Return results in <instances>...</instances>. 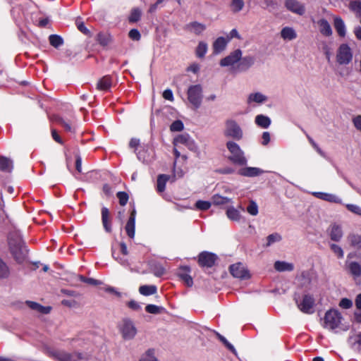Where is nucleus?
Instances as JSON below:
<instances>
[{"mask_svg":"<svg viewBox=\"0 0 361 361\" xmlns=\"http://www.w3.org/2000/svg\"><path fill=\"white\" fill-rule=\"evenodd\" d=\"M8 249L18 264H23L27 255L28 250L21 235L17 231L10 232L8 235Z\"/></svg>","mask_w":361,"mask_h":361,"instance_id":"1","label":"nucleus"},{"mask_svg":"<svg viewBox=\"0 0 361 361\" xmlns=\"http://www.w3.org/2000/svg\"><path fill=\"white\" fill-rule=\"evenodd\" d=\"M188 99L195 109L200 106L202 99V88L200 85H192L188 90Z\"/></svg>","mask_w":361,"mask_h":361,"instance_id":"2","label":"nucleus"},{"mask_svg":"<svg viewBox=\"0 0 361 361\" xmlns=\"http://www.w3.org/2000/svg\"><path fill=\"white\" fill-rule=\"evenodd\" d=\"M226 146L232 154V155L229 157L231 161L239 165H245L246 164V159L243 157V152L236 143L229 141L227 142Z\"/></svg>","mask_w":361,"mask_h":361,"instance_id":"3","label":"nucleus"},{"mask_svg":"<svg viewBox=\"0 0 361 361\" xmlns=\"http://www.w3.org/2000/svg\"><path fill=\"white\" fill-rule=\"evenodd\" d=\"M341 313L335 310L327 311L324 316V327L333 330L337 328L341 320Z\"/></svg>","mask_w":361,"mask_h":361,"instance_id":"4","label":"nucleus"},{"mask_svg":"<svg viewBox=\"0 0 361 361\" xmlns=\"http://www.w3.org/2000/svg\"><path fill=\"white\" fill-rule=\"evenodd\" d=\"M224 135L239 140L243 137V131L238 124L233 120H227Z\"/></svg>","mask_w":361,"mask_h":361,"instance_id":"5","label":"nucleus"},{"mask_svg":"<svg viewBox=\"0 0 361 361\" xmlns=\"http://www.w3.org/2000/svg\"><path fill=\"white\" fill-rule=\"evenodd\" d=\"M353 54L351 49L346 44H342L337 51L336 61L341 64H348L352 60Z\"/></svg>","mask_w":361,"mask_h":361,"instance_id":"6","label":"nucleus"},{"mask_svg":"<svg viewBox=\"0 0 361 361\" xmlns=\"http://www.w3.org/2000/svg\"><path fill=\"white\" fill-rule=\"evenodd\" d=\"M230 272L233 276L240 279H247L250 277L249 271L242 263H236L230 267Z\"/></svg>","mask_w":361,"mask_h":361,"instance_id":"7","label":"nucleus"},{"mask_svg":"<svg viewBox=\"0 0 361 361\" xmlns=\"http://www.w3.org/2000/svg\"><path fill=\"white\" fill-rule=\"evenodd\" d=\"M242 51L238 49L231 52L228 56L222 59L220 61V65L221 66H232L235 63L238 62L241 59Z\"/></svg>","mask_w":361,"mask_h":361,"instance_id":"8","label":"nucleus"},{"mask_svg":"<svg viewBox=\"0 0 361 361\" xmlns=\"http://www.w3.org/2000/svg\"><path fill=\"white\" fill-rule=\"evenodd\" d=\"M121 331L125 339H132L137 332L135 327L129 319H124L123 321Z\"/></svg>","mask_w":361,"mask_h":361,"instance_id":"9","label":"nucleus"},{"mask_svg":"<svg viewBox=\"0 0 361 361\" xmlns=\"http://www.w3.org/2000/svg\"><path fill=\"white\" fill-rule=\"evenodd\" d=\"M216 259V256L210 252H203L199 255V264L202 267H212Z\"/></svg>","mask_w":361,"mask_h":361,"instance_id":"10","label":"nucleus"},{"mask_svg":"<svg viewBox=\"0 0 361 361\" xmlns=\"http://www.w3.org/2000/svg\"><path fill=\"white\" fill-rule=\"evenodd\" d=\"M314 299L310 295H306L303 297V299L300 303L298 305L299 309L305 312V313H312L313 305H314Z\"/></svg>","mask_w":361,"mask_h":361,"instance_id":"11","label":"nucleus"},{"mask_svg":"<svg viewBox=\"0 0 361 361\" xmlns=\"http://www.w3.org/2000/svg\"><path fill=\"white\" fill-rule=\"evenodd\" d=\"M286 6L288 10L299 15H302L305 12L304 6L297 0H286Z\"/></svg>","mask_w":361,"mask_h":361,"instance_id":"12","label":"nucleus"},{"mask_svg":"<svg viewBox=\"0 0 361 361\" xmlns=\"http://www.w3.org/2000/svg\"><path fill=\"white\" fill-rule=\"evenodd\" d=\"M13 169V164L9 158L0 156V171L6 173H11Z\"/></svg>","mask_w":361,"mask_h":361,"instance_id":"13","label":"nucleus"},{"mask_svg":"<svg viewBox=\"0 0 361 361\" xmlns=\"http://www.w3.org/2000/svg\"><path fill=\"white\" fill-rule=\"evenodd\" d=\"M26 304L30 309L44 314H49L51 310L49 306H42V305L33 301H26Z\"/></svg>","mask_w":361,"mask_h":361,"instance_id":"14","label":"nucleus"},{"mask_svg":"<svg viewBox=\"0 0 361 361\" xmlns=\"http://www.w3.org/2000/svg\"><path fill=\"white\" fill-rule=\"evenodd\" d=\"M334 26L340 37H344L345 36V24L340 17H334Z\"/></svg>","mask_w":361,"mask_h":361,"instance_id":"15","label":"nucleus"},{"mask_svg":"<svg viewBox=\"0 0 361 361\" xmlns=\"http://www.w3.org/2000/svg\"><path fill=\"white\" fill-rule=\"evenodd\" d=\"M254 57L250 56H245L243 58L241 57V59L239 61L240 63L238 65V68L240 71H245L254 63Z\"/></svg>","mask_w":361,"mask_h":361,"instance_id":"16","label":"nucleus"},{"mask_svg":"<svg viewBox=\"0 0 361 361\" xmlns=\"http://www.w3.org/2000/svg\"><path fill=\"white\" fill-rule=\"evenodd\" d=\"M348 269L350 274L353 275L354 279L356 280L357 278L361 276V265L359 263L352 262L348 264Z\"/></svg>","mask_w":361,"mask_h":361,"instance_id":"17","label":"nucleus"},{"mask_svg":"<svg viewBox=\"0 0 361 361\" xmlns=\"http://www.w3.org/2000/svg\"><path fill=\"white\" fill-rule=\"evenodd\" d=\"M239 173L242 176L252 177L262 174L263 171L258 168L247 167L240 169Z\"/></svg>","mask_w":361,"mask_h":361,"instance_id":"18","label":"nucleus"},{"mask_svg":"<svg viewBox=\"0 0 361 361\" xmlns=\"http://www.w3.org/2000/svg\"><path fill=\"white\" fill-rule=\"evenodd\" d=\"M320 32L326 36H330L332 34V30L330 24L325 19H321L318 21Z\"/></svg>","mask_w":361,"mask_h":361,"instance_id":"19","label":"nucleus"},{"mask_svg":"<svg viewBox=\"0 0 361 361\" xmlns=\"http://www.w3.org/2000/svg\"><path fill=\"white\" fill-rule=\"evenodd\" d=\"M102 223L105 230L107 232H110L111 231V224H110V218H109V212L107 208L104 207L102 209Z\"/></svg>","mask_w":361,"mask_h":361,"instance_id":"20","label":"nucleus"},{"mask_svg":"<svg viewBox=\"0 0 361 361\" xmlns=\"http://www.w3.org/2000/svg\"><path fill=\"white\" fill-rule=\"evenodd\" d=\"M343 236V232L340 226L334 224L330 233V238L334 241H339Z\"/></svg>","mask_w":361,"mask_h":361,"instance_id":"21","label":"nucleus"},{"mask_svg":"<svg viewBox=\"0 0 361 361\" xmlns=\"http://www.w3.org/2000/svg\"><path fill=\"white\" fill-rule=\"evenodd\" d=\"M226 44L227 42L224 37L217 38L213 44L214 52L217 54L223 51L226 48Z\"/></svg>","mask_w":361,"mask_h":361,"instance_id":"22","label":"nucleus"},{"mask_svg":"<svg viewBox=\"0 0 361 361\" xmlns=\"http://www.w3.org/2000/svg\"><path fill=\"white\" fill-rule=\"evenodd\" d=\"M111 85V78L109 75L104 76L97 83V88L101 90H106Z\"/></svg>","mask_w":361,"mask_h":361,"instance_id":"23","label":"nucleus"},{"mask_svg":"<svg viewBox=\"0 0 361 361\" xmlns=\"http://www.w3.org/2000/svg\"><path fill=\"white\" fill-rule=\"evenodd\" d=\"M274 268L278 271H292L293 265L286 262L276 261L274 263Z\"/></svg>","mask_w":361,"mask_h":361,"instance_id":"24","label":"nucleus"},{"mask_svg":"<svg viewBox=\"0 0 361 361\" xmlns=\"http://www.w3.org/2000/svg\"><path fill=\"white\" fill-rule=\"evenodd\" d=\"M177 143L184 144L189 148L193 145V142L190 140V137L188 135H180L176 137L173 140V144L176 145Z\"/></svg>","mask_w":361,"mask_h":361,"instance_id":"25","label":"nucleus"},{"mask_svg":"<svg viewBox=\"0 0 361 361\" xmlns=\"http://www.w3.org/2000/svg\"><path fill=\"white\" fill-rule=\"evenodd\" d=\"M256 123L264 128H267L269 126L271 121L269 117L264 115H258L255 118Z\"/></svg>","mask_w":361,"mask_h":361,"instance_id":"26","label":"nucleus"},{"mask_svg":"<svg viewBox=\"0 0 361 361\" xmlns=\"http://www.w3.org/2000/svg\"><path fill=\"white\" fill-rule=\"evenodd\" d=\"M157 287L155 286H141L139 288V292L143 295H150L157 293Z\"/></svg>","mask_w":361,"mask_h":361,"instance_id":"27","label":"nucleus"},{"mask_svg":"<svg viewBox=\"0 0 361 361\" xmlns=\"http://www.w3.org/2000/svg\"><path fill=\"white\" fill-rule=\"evenodd\" d=\"M50 44L54 48H59L63 44V38L58 35H51L49 37Z\"/></svg>","mask_w":361,"mask_h":361,"instance_id":"28","label":"nucleus"},{"mask_svg":"<svg viewBox=\"0 0 361 361\" xmlns=\"http://www.w3.org/2000/svg\"><path fill=\"white\" fill-rule=\"evenodd\" d=\"M10 275V269L6 262L0 257V279H6Z\"/></svg>","mask_w":361,"mask_h":361,"instance_id":"29","label":"nucleus"},{"mask_svg":"<svg viewBox=\"0 0 361 361\" xmlns=\"http://www.w3.org/2000/svg\"><path fill=\"white\" fill-rule=\"evenodd\" d=\"M50 355L57 361H68V355L62 351L53 350L49 352Z\"/></svg>","mask_w":361,"mask_h":361,"instance_id":"30","label":"nucleus"},{"mask_svg":"<svg viewBox=\"0 0 361 361\" xmlns=\"http://www.w3.org/2000/svg\"><path fill=\"white\" fill-rule=\"evenodd\" d=\"M281 37L285 39H293L294 38H295L296 37V34L295 32V31L290 28V27H284L282 30H281Z\"/></svg>","mask_w":361,"mask_h":361,"instance_id":"31","label":"nucleus"},{"mask_svg":"<svg viewBox=\"0 0 361 361\" xmlns=\"http://www.w3.org/2000/svg\"><path fill=\"white\" fill-rule=\"evenodd\" d=\"M348 239L353 247H361V235L356 234H350L348 236Z\"/></svg>","mask_w":361,"mask_h":361,"instance_id":"32","label":"nucleus"},{"mask_svg":"<svg viewBox=\"0 0 361 361\" xmlns=\"http://www.w3.org/2000/svg\"><path fill=\"white\" fill-rule=\"evenodd\" d=\"M126 231L128 235L133 238L135 235V221L133 218H129L126 225Z\"/></svg>","mask_w":361,"mask_h":361,"instance_id":"33","label":"nucleus"},{"mask_svg":"<svg viewBox=\"0 0 361 361\" xmlns=\"http://www.w3.org/2000/svg\"><path fill=\"white\" fill-rule=\"evenodd\" d=\"M142 12L140 9L137 8H135L131 11L130 15L128 17V20L130 23H136L137 22L141 16Z\"/></svg>","mask_w":361,"mask_h":361,"instance_id":"34","label":"nucleus"},{"mask_svg":"<svg viewBox=\"0 0 361 361\" xmlns=\"http://www.w3.org/2000/svg\"><path fill=\"white\" fill-rule=\"evenodd\" d=\"M169 176L166 175H159L157 179V190L163 192L165 189L166 182L168 180Z\"/></svg>","mask_w":361,"mask_h":361,"instance_id":"35","label":"nucleus"},{"mask_svg":"<svg viewBox=\"0 0 361 361\" xmlns=\"http://www.w3.org/2000/svg\"><path fill=\"white\" fill-rule=\"evenodd\" d=\"M314 195L317 197L322 199V200H326L329 202H337L336 197L333 195H331V194L323 193V192H315Z\"/></svg>","mask_w":361,"mask_h":361,"instance_id":"36","label":"nucleus"},{"mask_svg":"<svg viewBox=\"0 0 361 361\" xmlns=\"http://www.w3.org/2000/svg\"><path fill=\"white\" fill-rule=\"evenodd\" d=\"M212 202L214 204L221 205L230 202L231 199L221 197L219 195H215L212 197Z\"/></svg>","mask_w":361,"mask_h":361,"instance_id":"37","label":"nucleus"},{"mask_svg":"<svg viewBox=\"0 0 361 361\" xmlns=\"http://www.w3.org/2000/svg\"><path fill=\"white\" fill-rule=\"evenodd\" d=\"M267 99V97L262 94L261 93H255V94H251L250 96H249V98H248V102H251V101H253V102H255L257 103H262L263 102H264L265 100Z\"/></svg>","mask_w":361,"mask_h":361,"instance_id":"38","label":"nucleus"},{"mask_svg":"<svg viewBox=\"0 0 361 361\" xmlns=\"http://www.w3.org/2000/svg\"><path fill=\"white\" fill-rule=\"evenodd\" d=\"M207 49V46L205 43L200 42L196 49V54L199 58H203Z\"/></svg>","mask_w":361,"mask_h":361,"instance_id":"39","label":"nucleus"},{"mask_svg":"<svg viewBox=\"0 0 361 361\" xmlns=\"http://www.w3.org/2000/svg\"><path fill=\"white\" fill-rule=\"evenodd\" d=\"M145 310L149 313L157 314L161 313L164 310V308L154 305H147L145 307Z\"/></svg>","mask_w":361,"mask_h":361,"instance_id":"40","label":"nucleus"},{"mask_svg":"<svg viewBox=\"0 0 361 361\" xmlns=\"http://www.w3.org/2000/svg\"><path fill=\"white\" fill-rule=\"evenodd\" d=\"M190 26L196 35H200L205 29V26L197 22L192 23Z\"/></svg>","mask_w":361,"mask_h":361,"instance_id":"41","label":"nucleus"},{"mask_svg":"<svg viewBox=\"0 0 361 361\" xmlns=\"http://www.w3.org/2000/svg\"><path fill=\"white\" fill-rule=\"evenodd\" d=\"M75 24L78 29L81 32L86 35H88L89 37L92 36L90 31L85 27L83 22L80 21V20H76Z\"/></svg>","mask_w":361,"mask_h":361,"instance_id":"42","label":"nucleus"},{"mask_svg":"<svg viewBox=\"0 0 361 361\" xmlns=\"http://www.w3.org/2000/svg\"><path fill=\"white\" fill-rule=\"evenodd\" d=\"M119 200V204L121 206H125L128 200V195L126 192H118L116 195Z\"/></svg>","mask_w":361,"mask_h":361,"instance_id":"43","label":"nucleus"},{"mask_svg":"<svg viewBox=\"0 0 361 361\" xmlns=\"http://www.w3.org/2000/svg\"><path fill=\"white\" fill-rule=\"evenodd\" d=\"M97 40L102 46H106L109 42V36L103 33H99L97 35Z\"/></svg>","mask_w":361,"mask_h":361,"instance_id":"44","label":"nucleus"},{"mask_svg":"<svg viewBox=\"0 0 361 361\" xmlns=\"http://www.w3.org/2000/svg\"><path fill=\"white\" fill-rule=\"evenodd\" d=\"M154 350L149 349L146 352V354L140 359V361H157V358L154 357Z\"/></svg>","mask_w":361,"mask_h":361,"instance_id":"45","label":"nucleus"},{"mask_svg":"<svg viewBox=\"0 0 361 361\" xmlns=\"http://www.w3.org/2000/svg\"><path fill=\"white\" fill-rule=\"evenodd\" d=\"M247 212H249L251 215L255 216L258 213V207L257 204L253 201H250V204L247 208Z\"/></svg>","mask_w":361,"mask_h":361,"instance_id":"46","label":"nucleus"},{"mask_svg":"<svg viewBox=\"0 0 361 361\" xmlns=\"http://www.w3.org/2000/svg\"><path fill=\"white\" fill-rule=\"evenodd\" d=\"M231 6L234 12H238L243 8L244 2L243 0H232Z\"/></svg>","mask_w":361,"mask_h":361,"instance_id":"47","label":"nucleus"},{"mask_svg":"<svg viewBox=\"0 0 361 361\" xmlns=\"http://www.w3.org/2000/svg\"><path fill=\"white\" fill-rule=\"evenodd\" d=\"M183 129V123L180 120L175 121L170 126V130L171 131H181Z\"/></svg>","mask_w":361,"mask_h":361,"instance_id":"48","label":"nucleus"},{"mask_svg":"<svg viewBox=\"0 0 361 361\" xmlns=\"http://www.w3.org/2000/svg\"><path fill=\"white\" fill-rule=\"evenodd\" d=\"M226 213L228 218L232 220H237L239 218V212L233 207L228 209Z\"/></svg>","mask_w":361,"mask_h":361,"instance_id":"49","label":"nucleus"},{"mask_svg":"<svg viewBox=\"0 0 361 361\" xmlns=\"http://www.w3.org/2000/svg\"><path fill=\"white\" fill-rule=\"evenodd\" d=\"M195 205L200 210H207L210 207L211 203L207 201L199 200L196 202Z\"/></svg>","mask_w":361,"mask_h":361,"instance_id":"50","label":"nucleus"},{"mask_svg":"<svg viewBox=\"0 0 361 361\" xmlns=\"http://www.w3.org/2000/svg\"><path fill=\"white\" fill-rule=\"evenodd\" d=\"M216 336H218V338H219V340L232 352L234 354L236 355V352H235V350L234 348V347L231 344L229 343L227 340L224 337L222 336L221 335H220L219 334L216 333Z\"/></svg>","mask_w":361,"mask_h":361,"instance_id":"51","label":"nucleus"},{"mask_svg":"<svg viewBox=\"0 0 361 361\" xmlns=\"http://www.w3.org/2000/svg\"><path fill=\"white\" fill-rule=\"evenodd\" d=\"M178 276L185 281V284L190 287L192 285V277L186 273H179Z\"/></svg>","mask_w":361,"mask_h":361,"instance_id":"52","label":"nucleus"},{"mask_svg":"<svg viewBox=\"0 0 361 361\" xmlns=\"http://www.w3.org/2000/svg\"><path fill=\"white\" fill-rule=\"evenodd\" d=\"M152 270L157 276H161L164 274V269L159 264H153Z\"/></svg>","mask_w":361,"mask_h":361,"instance_id":"53","label":"nucleus"},{"mask_svg":"<svg viewBox=\"0 0 361 361\" xmlns=\"http://www.w3.org/2000/svg\"><path fill=\"white\" fill-rule=\"evenodd\" d=\"M281 239V237L279 234H278V233L271 234L267 237L268 243L267 244V246H269L271 243H273L276 241H279Z\"/></svg>","mask_w":361,"mask_h":361,"instance_id":"54","label":"nucleus"},{"mask_svg":"<svg viewBox=\"0 0 361 361\" xmlns=\"http://www.w3.org/2000/svg\"><path fill=\"white\" fill-rule=\"evenodd\" d=\"M350 8L352 11L361 13V2L358 1H353L350 3Z\"/></svg>","mask_w":361,"mask_h":361,"instance_id":"55","label":"nucleus"},{"mask_svg":"<svg viewBox=\"0 0 361 361\" xmlns=\"http://www.w3.org/2000/svg\"><path fill=\"white\" fill-rule=\"evenodd\" d=\"M331 250H333V252H334L336 255H337V256H338L339 258H341V257H343V251L342 248H341L340 246H338V245H336V244H332V245H331Z\"/></svg>","mask_w":361,"mask_h":361,"instance_id":"56","label":"nucleus"},{"mask_svg":"<svg viewBox=\"0 0 361 361\" xmlns=\"http://www.w3.org/2000/svg\"><path fill=\"white\" fill-rule=\"evenodd\" d=\"M69 361H85V359L81 353H74L69 355Z\"/></svg>","mask_w":361,"mask_h":361,"instance_id":"57","label":"nucleus"},{"mask_svg":"<svg viewBox=\"0 0 361 361\" xmlns=\"http://www.w3.org/2000/svg\"><path fill=\"white\" fill-rule=\"evenodd\" d=\"M339 306L344 309H349L353 306V302L348 298H343L339 302Z\"/></svg>","mask_w":361,"mask_h":361,"instance_id":"58","label":"nucleus"},{"mask_svg":"<svg viewBox=\"0 0 361 361\" xmlns=\"http://www.w3.org/2000/svg\"><path fill=\"white\" fill-rule=\"evenodd\" d=\"M128 36L130 39L133 40H139L140 39V34L137 29H132L130 30L128 33Z\"/></svg>","mask_w":361,"mask_h":361,"instance_id":"59","label":"nucleus"},{"mask_svg":"<svg viewBox=\"0 0 361 361\" xmlns=\"http://www.w3.org/2000/svg\"><path fill=\"white\" fill-rule=\"evenodd\" d=\"M68 130H69V139L70 138L75 139L77 137H79L80 135L82 134L81 130L76 131L75 128L72 130V128L71 126H69Z\"/></svg>","mask_w":361,"mask_h":361,"instance_id":"60","label":"nucleus"},{"mask_svg":"<svg viewBox=\"0 0 361 361\" xmlns=\"http://www.w3.org/2000/svg\"><path fill=\"white\" fill-rule=\"evenodd\" d=\"M346 207L349 211L361 216V209L359 207L354 204H347Z\"/></svg>","mask_w":361,"mask_h":361,"instance_id":"61","label":"nucleus"},{"mask_svg":"<svg viewBox=\"0 0 361 361\" xmlns=\"http://www.w3.org/2000/svg\"><path fill=\"white\" fill-rule=\"evenodd\" d=\"M51 136L52 138L58 143L63 144V140L58 133V132L55 129L51 130Z\"/></svg>","mask_w":361,"mask_h":361,"instance_id":"62","label":"nucleus"},{"mask_svg":"<svg viewBox=\"0 0 361 361\" xmlns=\"http://www.w3.org/2000/svg\"><path fill=\"white\" fill-rule=\"evenodd\" d=\"M49 23V18H40L38 21L37 26L39 27H45Z\"/></svg>","mask_w":361,"mask_h":361,"instance_id":"63","label":"nucleus"},{"mask_svg":"<svg viewBox=\"0 0 361 361\" xmlns=\"http://www.w3.org/2000/svg\"><path fill=\"white\" fill-rule=\"evenodd\" d=\"M353 123L356 128L361 131V116H357L353 118Z\"/></svg>","mask_w":361,"mask_h":361,"instance_id":"64","label":"nucleus"}]
</instances>
